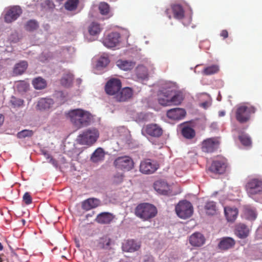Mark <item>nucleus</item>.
I'll use <instances>...</instances> for the list:
<instances>
[{
    "mask_svg": "<svg viewBox=\"0 0 262 262\" xmlns=\"http://www.w3.org/2000/svg\"><path fill=\"white\" fill-rule=\"evenodd\" d=\"M220 141L217 138H210L204 140L202 143V150L206 152H212L219 146Z\"/></svg>",
    "mask_w": 262,
    "mask_h": 262,
    "instance_id": "f8f14e48",
    "label": "nucleus"
},
{
    "mask_svg": "<svg viewBox=\"0 0 262 262\" xmlns=\"http://www.w3.org/2000/svg\"><path fill=\"white\" fill-rule=\"evenodd\" d=\"M183 99L184 97L182 92L170 88L161 92L158 101L161 105L164 106L179 105Z\"/></svg>",
    "mask_w": 262,
    "mask_h": 262,
    "instance_id": "f257e3e1",
    "label": "nucleus"
},
{
    "mask_svg": "<svg viewBox=\"0 0 262 262\" xmlns=\"http://www.w3.org/2000/svg\"><path fill=\"white\" fill-rule=\"evenodd\" d=\"M124 176L122 173H117L112 178V183L114 184H118L122 182Z\"/></svg>",
    "mask_w": 262,
    "mask_h": 262,
    "instance_id": "09e8293b",
    "label": "nucleus"
},
{
    "mask_svg": "<svg viewBox=\"0 0 262 262\" xmlns=\"http://www.w3.org/2000/svg\"><path fill=\"white\" fill-rule=\"evenodd\" d=\"M225 113L224 111H221L219 112V116L223 117L225 115Z\"/></svg>",
    "mask_w": 262,
    "mask_h": 262,
    "instance_id": "bf43d9fd",
    "label": "nucleus"
},
{
    "mask_svg": "<svg viewBox=\"0 0 262 262\" xmlns=\"http://www.w3.org/2000/svg\"><path fill=\"white\" fill-rule=\"evenodd\" d=\"M38 27V23L34 20H30L25 25V29L29 31H32L37 29Z\"/></svg>",
    "mask_w": 262,
    "mask_h": 262,
    "instance_id": "c03bdc74",
    "label": "nucleus"
},
{
    "mask_svg": "<svg viewBox=\"0 0 262 262\" xmlns=\"http://www.w3.org/2000/svg\"><path fill=\"white\" fill-rule=\"evenodd\" d=\"M3 249V246L2 244L0 243V251H2Z\"/></svg>",
    "mask_w": 262,
    "mask_h": 262,
    "instance_id": "052dcab7",
    "label": "nucleus"
},
{
    "mask_svg": "<svg viewBox=\"0 0 262 262\" xmlns=\"http://www.w3.org/2000/svg\"><path fill=\"white\" fill-rule=\"evenodd\" d=\"M189 243L194 247H200L205 243V236L201 233L195 232L189 237Z\"/></svg>",
    "mask_w": 262,
    "mask_h": 262,
    "instance_id": "dca6fc26",
    "label": "nucleus"
},
{
    "mask_svg": "<svg viewBox=\"0 0 262 262\" xmlns=\"http://www.w3.org/2000/svg\"><path fill=\"white\" fill-rule=\"evenodd\" d=\"M28 67V63L25 61H21L15 64L13 73L16 75H21L26 71Z\"/></svg>",
    "mask_w": 262,
    "mask_h": 262,
    "instance_id": "2f4dec72",
    "label": "nucleus"
},
{
    "mask_svg": "<svg viewBox=\"0 0 262 262\" xmlns=\"http://www.w3.org/2000/svg\"><path fill=\"white\" fill-rule=\"evenodd\" d=\"M154 188L156 191L161 194L170 195L172 193L170 186L164 181H156L154 183Z\"/></svg>",
    "mask_w": 262,
    "mask_h": 262,
    "instance_id": "412c9836",
    "label": "nucleus"
},
{
    "mask_svg": "<svg viewBox=\"0 0 262 262\" xmlns=\"http://www.w3.org/2000/svg\"><path fill=\"white\" fill-rule=\"evenodd\" d=\"M224 211L226 219L228 222H233L236 220L238 214V210L236 208L227 207H225Z\"/></svg>",
    "mask_w": 262,
    "mask_h": 262,
    "instance_id": "bb28decb",
    "label": "nucleus"
},
{
    "mask_svg": "<svg viewBox=\"0 0 262 262\" xmlns=\"http://www.w3.org/2000/svg\"><path fill=\"white\" fill-rule=\"evenodd\" d=\"M112 240L107 237H103L101 239V242L99 243L100 247L105 249H111V246L112 245Z\"/></svg>",
    "mask_w": 262,
    "mask_h": 262,
    "instance_id": "a19ab883",
    "label": "nucleus"
},
{
    "mask_svg": "<svg viewBox=\"0 0 262 262\" xmlns=\"http://www.w3.org/2000/svg\"><path fill=\"white\" fill-rule=\"evenodd\" d=\"M110 62L109 58L107 56H101L97 60L96 67L97 68H102L106 67Z\"/></svg>",
    "mask_w": 262,
    "mask_h": 262,
    "instance_id": "ea45409f",
    "label": "nucleus"
},
{
    "mask_svg": "<svg viewBox=\"0 0 262 262\" xmlns=\"http://www.w3.org/2000/svg\"><path fill=\"white\" fill-rule=\"evenodd\" d=\"M248 193L255 194L262 191V181L256 179L250 180L246 185Z\"/></svg>",
    "mask_w": 262,
    "mask_h": 262,
    "instance_id": "4468645a",
    "label": "nucleus"
},
{
    "mask_svg": "<svg viewBox=\"0 0 262 262\" xmlns=\"http://www.w3.org/2000/svg\"><path fill=\"white\" fill-rule=\"evenodd\" d=\"M221 36L225 39L228 37V32L226 30H223L221 31Z\"/></svg>",
    "mask_w": 262,
    "mask_h": 262,
    "instance_id": "5fc2aeb1",
    "label": "nucleus"
},
{
    "mask_svg": "<svg viewBox=\"0 0 262 262\" xmlns=\"http://www.w3.org/2000/svg\"><path fill=\"white\" fill-rule=\"evenodd\" d=\"M78 0H68L65 4V8L68 10H75L77 6Z\"/></svg>",
    "mask_w": 262,
    "mask_h": 262,
    "instance_id": "a18cd8bd",
    "label": "nucleus"
},
{
    "mask_svg": "<svg viewBox=\"0 0 262 262\" xmlns=\"http://www.w3.org/2000/svg\"><path fill=\"white\" fill-rule=\"evenodd\" d=\"M144 262H155L154 257L151 256H146Z\"/></svg>",
    "mask_w": 262,
    "mask_h": 262,
    "instance_id": "864d4df0",
    "label": "nucleus"
},
{
    "mask_svg": "<svg viewBox=\"0 0 262 262\" xmlns=\"http://www.w3.org/2000/svg\"><path fill=\"white\" fill-rule=\"evenodd\" d=\"M241 143L244 146H250L252 143L250 137L247 134H242L238 136Z\"/></svg>",
    "mask_w": 262,
    "mask_h": 262,
    "instance_id": "37998d69",
    "label": "nucleus"
},
{
    "mask_svg": "<svg viewBox=\"0 0 262 262\" xmlns=\"http://www.w3.org/2000/svg\"><path fill=\"white\" fill-rule=\"evenodd\" d=\"M115 216L112 213L103 212L98 214L95 221L100 224L106 225L111 224L114 220Z\"/></svg>",
    "mask_w": 262,
    "mask_h": 262,
    "instance_id": "a211bd4d",
    "label": "nucleus"
},
{
    "mask_svg": "<svg viewBox=\"0 0 262 262\" xmlns=\"http://www.w3.org/2000/svg\"><path fill=\"white\" fill-rule=\"evenodd\" d=\"M114 164L116 168L126 171L129 170L134 166L132 159L128 156L117 158L115 160Z\"/></svg>",
    "mask_w": 262,
    "mask_h": 262,
    "instance_id": "6e6552de",
    "label": "nucleus"
},
{
    "mask_svg": "<svg viewBox=\"0 0 262 262\" xmlns=\"http://www.w3.org/2000/svg\"><path fill=\"white\" fill-rule=\"evenodd\" d=\"M120 35L117 32H113L107 35L103 39L102 43L108 48L117 46L120 43Z\"/></svg>",
    "mask_w": 262,
    "mask_h": 262,
    "instance_id": "9d476101",
    "label": "nucleus"
},
{
    "mask_svg": "<svg viewBox=\"0 0 262 262\" xmlns=\"http://www.w3.org/2000/svg\"><path fill=\"white\" fill-rule=\"evenodd\" d=\"M22 13V10L19 6H15L8 9L5 15V21L10 23L15 20Z\"/></svg>",
    "mask_w": 262,
    "mask_h": 262,
    "instance_id": "ddd939ff",
    "label": "nucleus"
},
{
    "mask_svg": "<svg viewBox=\"0 0 262 262\" xmlns=\"http://www.w3.org/2000/svg\"><path fill=\"white\" fill-rule=\"evenodd\" d=\"M11 104L14 107H19L23 105L24 101L20 99L12 97L10 100Z\"/></svg>",
    "mask_w": 262,
    "mask_h": 262,
    "instance_id": "8fccbe9b",
    "label": "nucleus"
},
{
    "mask_svg": "<svg viewBox=\"0 0 262 262\" xmlns=\"http://www.w3.org/2000/svg\"><path fill=\"white\" fill-rule=\"evenodd\" d=\"M250 232L249 228L244 224H237L235 229V234L239 238H245L248 236Z\"/></svg>",
    "mask_w": 262,
    "mask_h": 262,
    "instance_id": "5701e85b",
    "label": "nucleus"
},
{
    "mask_svg": "<svg viewBox=\"0 0 262 262\" xmlns=\"http://www.w3.org/2000/svg\"><path fill=\"white\" fill-rule=\"evenodd\" d=\"M81 137H82L81 135H79V138Z\"/></svg>",
    "mask_w": 262,
    "mask_h": 262,
    "instance_id": "680f3d73",
    "label": "nucleus"
},
{
    "mask_svg": "<svg viewBox=\"0 0 262 262\" xmlns=\"http://www.w3.org/2000/svg\"><path fill=\"white\" fill-rule=\"evenodd\" d=\"M210 105V103L207 101L200 104V106L204 109H207Z\"/></svg>",
    "mask_w": 262,
    "mask_h": 262,
    "instance_id": "603ef678",
    "label": "nucleus"
},
{
    "mask_svg": "<svg viewBox=\"0 0 262 262\" xmlns=\"http://www.w3.org/2000/svg\"><path fill=\"white\" fill-rule=\"evenodd\" d=\"M235 241L232 237H224L220 239L217 245L218 248L222 251H226L234 247Z\"/></svg>",
    "mask_w": 262,
    "mask_h": 262,
    "instance_id": "4be33fe9",
    "label": "nucleus"
},
{
    "mask_svg": "<svg viewBox=\"0 0 262 262\" xmlns=\"http://www.w3.org/2000/svg\"><path fill=\"white\" fill-rule=\"evenodd\" d=\"M143 132L153 137H159L163 134L162 128L157 124H149L146 125L143 128Z\"/></svg>",
    "mask_w": 262,
    "mask_h": 262,
    "instance_id": "2eb2a0df",
    "label": "nucleus"
},
{
    "mask_svg": "<svg viewBox=\"0 0 262 262\" xmlns=\"http://www.w3.org/2000/svg\"><path fill=\"white\" fill-rule=\"evenodd\" d=\"M54 101L50 98H41L38 102L37 107L40 111L49 109L53 104Z\"/></svg>",
    "mask_w": 262,
    "mask_h": 262,
    "instance_id": "cd10ccee",
    "label": "nucleus"
},
{
    "mask_svg": "<svg viewBox=\"0 0 262 262\" xmlns=\"http://www.w3.org/2000/svg\"><path fill=\"white\" fill-rule=\"evenodd\" d=\"M101 205V201L97 199L90 198L83 202V209L87 210L96 208Z\"/></svg>",
    "mask_w": 262,
    "mask_h": 262,
    "instance_id": "a878e982",
    "label": "nucleus"
},
{
    "mask_svg": "<svg viewBox=\"0 0 262 262\" xmlns=\"http://www.w3.org/2000/svg\"><path fill=\"white\" fill-rule=\"evenodd\" d=\"M73 80V76L71 74H67L63 75L61 79V84L65 87H69L71 85Z\"/></svg>",
    "mask_w": 262,
    "mask_h": 262,
    "instance_id": "e433bc0d",
    "label": "nucleus"
},
{
    "mask_svg": "<svg viewBox=\"0 0 262 262\" xmlns=\"http://www.w3.org/2000/svg\"><path fill=\"white\" fill-rule=\"evenodd\" d=\"M244 216L247 220L254 221L257 217V213L254 209L247 206L244 208Z\"/></svg>",
    "mask_w": 262,
    "mask_h": 262,
    "instance_id": "7c9ffc66",
    "label": "nucleus"
},
{
    "mask_svg": "<svg viewBox=\"0 0 262 262\" xmlns=\"http://www.w3.org/2000/svg\"><path fill=\"white\" fill-rule=\"evenodd\" d=\"M121 82L119 79L112 78L106 82L105 86V91L107 94L114 95L115 97L121 90Z\"/></svg>",
    "mask_w": 262,
    "mask_h": 262,
    "instance_id": "0eeeda50",
    "label": "nucleus"
},
{
    "mask_svg": "<svg viewBox=\"0 0 262 262\" xmlns=\"http://www.w3.org/2000/svg\"><path fill=\"white\" fill-rule=\"evenodd\" d=\"M135 74L138 80H144L148 76L147 70L145 67L142 65L138 66L136 69Z\"/></svg>",
    "mask_w": 262,
    "mask_h": 262,
    "instance_id": "c756f323",
    "label": "nucleus"
},
{
    "mask_svg": "<svg viewBox=\"0 0 262 262\" xmlns=\"http://www.w3.org/2000/svg\"><path fill=\"white\" fill-rule=\"evenodd\" d=\"M256 108L250 105L241 104L237 105L235 111L236 120L240 123H245L251 119V115L255 114Z\"/></svg>",
    "mask_w": 262,
    "mask_h": 262,
    "instance_id": "7ed1b4c3",
    "label": "nucleus"
},
{
    "mask_svg": "<svg viewBox=\"0 0 262 262\" xmlns=\"http://www.w3.org/2000/svg\"><path fill=\"white\" fill-rule=\"evenodd\" d=\"M219 69L217 65L213 64L205 68L203 71V73L205 75H212L217 73Z\"/></svg>",
    "mask_w": 262,
    "mask_h": 262,
    "instance_id": "58836bf2",
    "label": "nucleus"
},
{
    "mask_svg": "<svg viewBox=\"0 0 262 262\" xmlns=\"http://www.w3.org/2000/svg\"><path fill=\"white\" fill-rule=\"evenodd\" d=\"M4 117L3 115L0 114V126L3 123Z\"/></svg>",
    "mask_w": 262,
    "mask_h": 262,
    "instance_id": "13d9d810",
    "label": "nucleus"
},
{
    "mask_svg": "<svg viewBox=\"0 0 262 262\" xmlns=\"http://www.w3.org/2000/svg\"><path fill=\"white\" fill-rule=\"evenodd\" d=\"M135 215L143 221H148L157 214V208L152 204L143 203L139 204L135 210Z\"/></svg>",
    "mask_w": 262,
    "mask_h": 262,
    "instance_id": "f03ea898",
    "label": "nucleus"
},
{
    "mask_svg": "<svg viewBox=\"0 0 262 262\" xmlns=\"http://www.w3.org/2000/svg\"><path fill=\"white\" fill-rule=\"evenodd\" d=\"M116 64L120 69L127 71L132 70L136 63L130 60L119 59L117 61Z\"/></svg>",
    "mask_w": 262,
    "mask_h": 262,
    "instance_id": "393cba45",
    "label": "nucleus"
},
{
    "mask_svg": "<svg viewBox=\"0 0 262 262\" xmlns=\"http://www.w3.org/2000/svg\"><path fill=\"white\" fill-rule=\"evenodd\" d=\"M205 210L206 214L212 215L216 213V207L215 203L213 201H208L206 203Z\"/></svg>",
    "mask_w": 262,
    "mask_h": 262,
    "instance_id": "473e14b6",
    "label": "nucleus"
},
{
    "mask_svg": "<svg viewBox=\"0 0 262 262\" xmlns=\"http://www.w3.org/2000/svg\"><path fill=\"white\" fill-rule=\"evenodd\" d=\"M23 201L26 205L30 204L32 202V197L30 193L27 192L25 193L23 197Z\"/></svg>",
    "mask_w": 262,
    "mask_h": 262,
    "instance_id": "3c124183",
    "label": "nucleus"
},
{
    "mask_svg": "<svg viewBox=\"0 0 262 262\" xmlns=\"http://www.w3.org/2000/svg\"><path fill=\"white\" fill-rule=\"evenodd\" d=\"M74 242L75 243V245L76 247L78 249L79 251H81V237L80 236V232H79V230L78 229H76V230H74Z\"/></svg>",
    "mask_w": 262,
    "mask_h": 262,
    "instance_id": "79ce46f5",
    "label": "nucleus"
},
{
    "mask_svg": "<svg viewBox=\"0 0 262 262\" xmlns=\"http://www.w3.org/2000/svg\"><path fill=\"white\" fill-rule=\"evenodd\" d=\"M133 95V90L129 87H125L120 90L115 97L116 100L119 102L126 101Z\"/></svg>",
    "mask_w": 262,
    "mask_h": 262,
    "instance_id": "f3484780",
    "label": "nucleus"
},
{
    "mask_svg": "<svg viewBox=\"0 0 262 262\" xmlns=\"http://www.w3.org/2000/svg\"><path fill=\"white\" fill-rule=\"evenodd\" d=\"M33 135V132L32 130L24 129L17 134L18 138L21 139L26 137H31Z\"/></svg>",
    "mask_w": 262,
    "mask_h": 262,
    "instance_id": "49530a36",
    "label": "nucleus"
},
{
    "mask_svg": "<svg viewBox=\"0 0 262 262\" xmlns=\"http://www.w3.org/2000/svg\"><path fill=\"white\" fill-rule=\"evenodd\" d=\"M227 167V160L223 157H218L212 161L209 170L214 173L221 174L225 172Z\"/></svg>",
    "mask_w": 262,
    "mask_h": 262,
    "instance_id": "39448f33",
    "label": "nucleus"
},
{
    "mask_svg": "<svg viewBox=\"0 0 262 262\" xmlns=\"http://www.w3.org/2000/svg\"><path fill=\"white\" fill-rule=\"evenodd\" d=\"M99 9L101 14L106 15L109 12L110 7L106 3H101L99 6Z\"/></svg>",
    "mask_w": 262,
    "mask_h": 262,
    "instance_id": "de8ad7c7",
    "label": "nucleus"
},
{
    "mask_svg": "<svg viewBox=\"0 0 262 262\" xmlns=\"http://www.w3.org/2000/svg\"><path fill=\"white\" fill-rule=\"evenodd\" d=\"M171 11L173 14V17L176 19H181L184 16V11L183 7L178 4L171 6Z\"/></svg>",
    "mask_w": 262,
    "mask_h": 262,
    "instance_id": "c85d7f7f",
    "label": "nucleus"
},
{
    "mask_svg": "<svg viewBox=\"0 0 262 262\" xmlns=\"http://www.w3.org/2000/svg\"><path fill=\"white\" fill-rule=\"evenodd\" d=\"M182 134L187 139H192L195 136V132L191 127L186 126L182 128Z\"/></svg>",
    "mask_w": 262,
    "mask_h": 262,
    "instance_id": "4c0bfd02",
    "label": "nucleus"
},
{
    "mask_svg": "<svg viewBox=\"0 0 262 262\" xmlns=\"http://www.w3.org/2000/svg\"><path fill=\"white\" fill-rule=\"evenodd\" d=\"M32 84L35 89L41 90L46 88L47 83L42 78L37 77L33 80Z\"/></svg>",
    "mask_w": 262,
    "mask_h": 262,
    "instance_id": "72a5a7b5",
    "label": "nucleus"
},
{
    "mask_svg": "<svg viewBox=\"0 0 262 262\" xmlns=\"http://www.w3.org/2000/svg\"><path fill=\"white\" fill-rule=\"evenodd\" d=\"M105 157L104 151L101 147L97 148L92 154L90 160L93 163H99L103 161Z\"/></svg>",
    "mask_w": 262,
    "mask_h": 262,
    "instance_id": "b1692460",
    "label": "nucleus"
},
{
    "mask_svg": "<svg viewBox=\"0 0 262 262\" xmlns=\"http://www.w3.org/2000/svg\"><path fill=\"white\" fill-rule=\"evenodd\" d=\"M140 248L139 243L134 239H127L124 241L122 245V249L126 252H134Z\"/></svg>",
    "mask_w": 262,
    "mask_h": 262,
    "instance_id": "aec40b11",
    "label": "nucleus"
},
{
    "mask_svg": "<svg viewBox=\"0 0 262 262\" xmlns=\"http://www.w3.org/2000/svg\"><path fill=\"white\" fill-rule=\"evenodd\" d=\"M186 111L181 108H174L167 111L166 115L172 120H179L182 119L186 115Z\"/></svg>",
    "mask_w": 262,
    "mask_h": 262,
    "instance_id": "6ab92c4d",
    "label": "nucleus"
},
{
    "mask_svg": "<svg viewBox=\"0 0 262 262\" xmlns=\"http://www.w3.org/2000/svg\"><path fill=\"white\" fill-rule=\"evenodd\" d=\"M68 117L72 124L77 129L82 126V109H75L69 112Z\"/></svg>",
    "mask_w": 262,
    "mask_h": 262,
    "instance_id": "1a4fd4ad",
    "label": "nucleus"
},
{
    "mask_svg": "<svg viewBox=\"0 0 262 262\" xmlns=\"http://www.w3.org/2000/svg\"><path fill=\"white\" fill-rule=\"evenodd\" d=\"M95 213V212L94 211H92L91 213H88L85 215V217L86 219H88L89 217H92L93 216V215Z\"/></svg>",
    "mask_w": 262,
    "mask_h": 262,
    "instance_id": "4d7b16f0",
    "label": "nucleus"
},
{
    "mask_svg": "<svg viewBox=\"0 0 262 262\" xmlns=\"http://www.w3.org/2000/svg\"><path fill=\"white\" fill-rule=\"evenodd\" d=\"M170 9H167L165 11V14H166V15L168 16V17L169 18V19H171V15L170 14Z\"/></svg>",
    "mask_w": 262,
    "mask_h": 262,
    "instance_id": "6e6d98bb",
    "label": "nucleus"
},
{
    "mask_svg": "<svg viewBox=\"0 0 262 262\" xmlns=\"http://www.w3.org/2000/svg\"><path fill=\"white\" fill-rule=\"evenodd\" d=\"M158 168V165L154 161L146 159L141 162L140 171L144 174H151L155 172Z\"/></svg>",
    "mask_w": 262,
    "mask_h": 262,
    "instance_id": "9b49d317",
    "label": "nucleus"
},
{
    "mask_svg": "<svg viewBox=\"0 0 262 262\" xmlns=\"http://www.w3.org/2000/svg\"><path fill=\"white\" fill-rule=\"evenodd\" d=\"M25 222V220H23V223H24Z\"/></svg>",
    "mask_w": 262,
    "mask_h": 262,
    "instance_id": "e2e57ef3",
    "label": "nucleus"
},
{
    "mask_svg": "<svg viewBox=\"0 0 262 262\" xmlns=\"http://www.w3.org/2000/svg\"><path fill=\"white\" fill-rule=\"evenodd\" d=\"M175 210L178 216L182 219L190 217L193 213V206L186 200L179 202L176 205Z\"/></svg>",
    "mask_w": 262,
    "mask_h": 262,
    "instance_id": "20e7f679",
    "label": "nucleus"
},
{
    "mask_svg": "<svg viewBox=\"0 0 262 262\" xmlns=\"http://www.w3.org/2000/svg\"><path fill=\"white\" fill-rule=\"evenodd\" d=\"M99 136V132L96 128L86 130L83 133V145L92 146L97 141Z\"/></svg>",
    "mask_w": 262,
    "mask_h": 262,
    "instance_id": "423d86ee",
    "label": "nucleus"
},
{
    "mask_svg": "<svg viewBox=\"0 0 262 262\" xmlns=\"http://www.w3.org/2000/svg\"><path fill=\"white\" fill-rule=\"evenodd\" d=\"M102 30L100 24L93 22L89 27L88 31L90 35H97L99 34Z\"/></svg>",
    "mask_w": 262,
    "mask_h": 262,
    "instance_id": "f704fd0d",
    "label": "nucleus"
},
{
    "mask_svg": "<svg viewBox=\"0 0 262 262\" xmlns=\"http://www.w3.org/2000/svg\"><path fill=\"white\" fill-rule=\"evenodd\" d=\"M94 121L93 116L87 111L83 110V126H87L91 124Z\"/></svg>",
    "mask_w": 262,
    "mask_h": 262,
    "instance_id": "c9c22d12",
    "label": "nucleus"
}]
</instances>
